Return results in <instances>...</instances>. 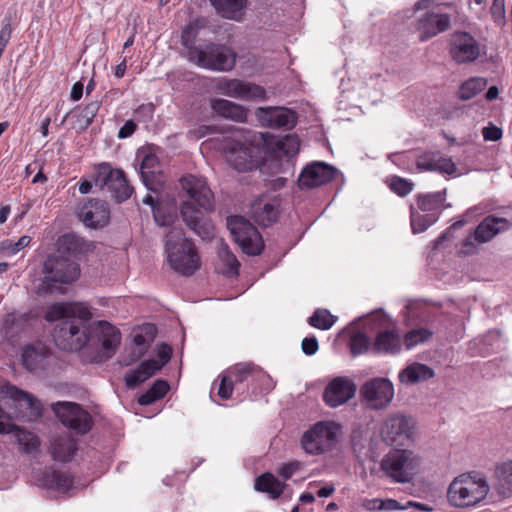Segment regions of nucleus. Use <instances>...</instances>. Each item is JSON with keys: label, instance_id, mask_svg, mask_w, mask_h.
Instances as JSON below:
<instances>
[{"label": "nucleus", "instance_id": "nucleus-1", "mask_svg": "<svg viewBox=\"0 0 512 512\" xmlns=\"http://www.w3.org/2000/svg\"><path fill=\"white\" fill-rule=\"evenodd\" d=\"M91 318L90 309L78 302L54 303L45 313L47 321L61 320L52 334L59 349L79 351L91 342L100 343L103 350L114 354L121 341L120 331L106 321L87 325Z\"/></svg>", "mask_w": 512, "mask_h": 512}, {"label": "nucleus", "instance_id": "nucleus-2", "mask_svg": "<svg viewBox=\"0 0 512 512\" xmlns=\"http://www.w3.org/2000/svg\"><path fill=\"white\" fill-rule=\"evenodd\" d=\"M180 184L188 197L199 206L196 208L189 201L183 202L180 208L183 221L203 241L212 240L215 228L205 212L213 211L214 196L206 179L188 174L180 179Z\"/></svg>", "mask_w": 512, "mask_h": 512}, {"label": "nucleus", "instance_id": "nucleus-3", "mask_svg": "<svg viewBox=\"0 0 512 512\" xmlns=\"http://www.w3.org/2000/svg\"><path fill=\"white\" fill-rule=\"evenodd\" d=\"M197 27L189 23L182 31L181 44L187 60L198 67L213 71H230L236 64L237 54L225 45L209 42L204 46L195 45Z\"/></svg>", "mask_w": 512, "mask_h": 512}, {"label": "nucleus", "instance_id": "nucleus-4", "mask_svg": "<svg viewBox=\"0 0 512 512\" xmlns=\"http://www.w3.org/2000/svg\"><path fill=\"white\" fill-rule=\"evenodd\" d=\"M165 253L170 267L183 276H192L201 266V258L191 239L181 227H172L165 234Z\"/></svg>", "mask_w": 512, "mask_h": 512}, {"label": "nucleus", "instance_id": "nucleus-5", "mask_svg": "<svg viewBox=\"0 0 512 512\" xmlns=\"http://www.w3.org/2000/svg\"><path fill=\"white\" fill-rule=\"evenodd\" d=\"M468 226L465 238L458 243V254L472 255L477 252L480 245V209L477 206L469 208L466 212L449 228H447L435 241L434 248L439 249L442 244L452 238H456V233L463 227Z\"/></svg>", "mask_w": 512, "mask_h": 512}, {"label": "nucleus", "instance_id": "nucleus-6", "mask_svg": "<svg viewBox=\"0 0 512 512\" xmlns=\"http://www.w3.org/2000/svg\"><path fill=\"white\" fill-rule=\"evenodd\" d=\"M445 200V190L416 196V206H410V222L414 234L424 232L439 219Z\"/></svg>", "mask_w": 512, "mask_h": 512}, {"label": "nucleus", "instance_id": "nucleus-7", "mask_svg": "<svg viewBox=\"0 0 512 512\" xmlns=\"http://www.w3.org/2000/svg\"><path fill=\"white\" fill-rule=\"evenodd\" d=\"M420 457L409 449L394 447L386 453L380 468L395 483H408L420 465Z\"/></svg>", "mask_w": 512, "mask_h": 512}, {"label": "nucleus", "instance_id": "nucleus-8", "mask_svg": "<svg viewBox=\"0 0 512 512\" xmlns=\"http://www.w3.org/2000/svg\"><path fill=\"white\" fill-rule=\"evenodd\" d=\"M224 152L229 165L238 172L252 171L263 164L262 148L248 137L226 139Z\"/></svg>", "mask_w": 512, "mask_h": 512}, {"label": "nucleus", "instance_id": "nucleus-9", "mask_svg": "<svg viewBox=\"0 0 512 512\" xmlns=\"http://www.w3.org/2000/svg\"><path fill=\"white\" fill-rule=\"evenodd\" d=\"M340 431L341 426L334 421H319L303 434L301 446L310 455L332 451Z\"/></svg>", "mask_w": 512, "mask_h": 512}, {"label": "nucleus", "instance_id": "nucleus-10", "mask_svg": "<svg viewBox=\"0 0 512 512\" xmlns=\"http://www.w3.org/2000/svg\"><path fill=\"white\" fill-rule=\"evenodd\" d=\"M227 227L233 240L248 255H259L264 242L255 226L242 216H230L227 218Z\"/></svg>", "mask_w": 512, "mask_h": 512}, {"label": "nucleus", "instance_id": "nucleus-11", "mask_svg": "<svg viewBox=\"0 0 512 512\" xmlns=\"http://www.w3.org/2000/svg\"><path fill=\"white\" fill-rule=\"evenodd\" d=\"M414 423L402 414L389 415L382 423L380 436L392 447H404L414 441Z\"/></svg>", "mask_w": 512, "mask_h": 512}, {"label": "nucleus", "instance_id": "nucleus-12", "mask_svg": "<svg viewBox=\"0 0 512 512\" xmlns=\"http://www.w3.org/2000/svg\"><path fill=\"white\" fill-rule=\"evenodd\" d=\"M480 479L470 474H461L449 485L447 490L448 503L456 508H467L480 501Z\"/></svg>", "mask_w": 512, "mask_h": 512}, {"label": "nucleus", "instance_id": "nucleus-13", "mask_svg": "<svg viewBox=\"0 0 512 512\" xmlns=\"http://www.w3.org/2000/svg\"><path fill=\"white\" fill-rule=\"evenodd\" d=\"M96 184L111 193L112 198L121 203L130 198L133 187L121 169H113L108 163L98 166Z\"/></svg>", "mask_w": 512, "mask_h": 512}, {"label": "nucleus", "instance_id": "nucleus-14", "mask_svg": "<svg viewBox=\"0 0 512 512\" xmlns=\"http://www.w3.org/2000/svg\"><path fill=\"white\" fill-rule=\"evenodd\" d=\"M80 272V265L66 256L50 255L44 262L48 283L70 284L79 278Z\"/></svg>", "mask_w": 512, "mask_h": 512}, {"label": "nucleus", "instance_id": "nucleus-15", "mask_svg": "<svg viewBox=\"0 0 512 512\" xmlns=\"http://www.w3.org/2000/svg\"><path fill=\"white\" fill-rule=\"evenodd\" d=\"M52 410L61 423L80 434L87 433L92 426L90 414L81 405L73 402H57Z\"/></svg>", "mask_w": 512, "mask_h": 512}, {"label": "nucleus", "instance_id": "nucleus-16", "mask_svg": "<svg viewBox=\"0 0 512 512\" xmlns=\"http://www.w3.org/2000/svg\"><path fill=\"white\" fill-rule=\"evenodd\" d=\"M215 89L221 95L245 101L266 98V91L262 86L240 79L222 78L216 83Z\"/></svg>", "mask_w": 512, "mask_h": 512}, {"label": "nucleus", "instance_id": "nucleus-17", "mask_svg": "<svg viewBox=\"0 0 512 512\" xmlns=\"http://www.w3.org/2000/svg\"><path fill=\"white\" fill-rule=\"evenodd\" d=\"M361 394L369 407L382 409L392 401L394 388L388 379L374 378L362 386Z\"/></svg>", "mask_w": 512, "mask_h": 512}, {"label": "nucleus", "instance_id": "nucleus-18", "mask_svg": "<svg viewBox=\"0 0 512 512\" xmlns=\"http://www.w3.org/2000/svg\"><path fill=\"white\" fill-rule=\"evenodd\" d=\"M78 218L91 229H101L110 221V208L106 201L87 199L78 210Z\"/></svg>", "mask_w": 512, "mask_h": 512}, {"label": "nucleus", "instance_id": "nucleus-19", "mask_svg": "<svg viewBox=\"0 0 512 512\" xmlns=\"http://www.w3.org/2000/svg\"><path fill=\"white\" fill-rule=\"evenodd\" d=\"M357 387L348 377L338 376L333 378L325 387L323 401L331 408L339 407L347 403L355 396Z\"/></svg>", "mask_w": 512, "mask_h": 512}, {"label": "nucleus", "instance_id": "nucleus-20", "mask_svg": "<svg viewBox=\"0 0 512 512\" xmlns=\"http://www.w3.org/2000/svg\"><path fill=\"white\" fill-rule=\"evenodd\" d=\"M337 169L324 162H312L308 164L298 177V185L301 189H310L327 184L336 177Z\"/></svg>", "mask_w": 512, "mask_h": 512}, {"label": "nucleus", "instance_id": "nucleus-21", "mask_svg": "<svg viewBox=\"0 0 512 512\" xmlns=\"http://www.w3.org/2000/svg\"><path fill=\"white\" fill-rule=\"evenodd\" d=\"M450 54L457 63H467L479 54L475 39L466 32H456L450 41Z\"/></svg>", "mask_w": 512, "mask_h": 512}, {"label": "nucleus", "instance_id": "nucleus-22", "mask_svg": "<svg viewBox=\"0 0 512 512\" xmlns=\"http://www.w3.org/2000/svg\"><path fill=\"white\" fill-rule=\"evenodd\" d=\"M449 25L450 17L447 14L427 12L418 21L420 40L425 41L436 36L438 33L444 32L448 29Z\"/></svg>", "mask_w": 512, "mask_h": 512}, {"label": "nucleus", "instance_id": "nucleus-23", "mask_svg": "<svg viewBox=\"0 0 512 512\" xmlns=\"http://www.w3.org/2000/svg\"><path fill=\"white\" fill-rule=\"evenodd\" d=\"M417 168L421 171H436L441 174L453 175L456 165L451 158L439 153H425L417 160Z\"/></svg>", "mask_w": 512, "mask_h": 512}, {"label": "nucleus", "instance_id": "nucleus-24", "mask_svg": "<svg viewBox=\"0 0 512 512\" xmlns=\"http://www.w3.org/2000/svg\"><path fill=\"white\" fill-rule=\"evenodd\" d=\"M100 100H93L84 107H75L66 117L70 116L74 119L73 128L78 132L85 131L92 123L101 108Z\"/></svg>", "mask_w": 512, "mask_h": 512}, {"label": "nucleus", "instance_id": "nucleus-25", "mask_svg": "<svg viewBox=\"0 0 512 512\" xmlns=\"http://www.w3.org/2000/svg\"><path fill=\"white\" fill-rule=\"evenodd\" d=\"M402 340L395 329H386L377 333L372 349L378 354H397L401 350Z\"/></svg>", "mask_w": 512, "mask_h": 512}, {"label": "nucleus", "instance_id": "nucleus-26", "mask_svg": "<svg viewBox=\"0 0 512 512\" xmlns=\"http://www.w3.org/2000/svg\"><path fill=\"white\" fill-rule=\"evenodd\" d=\"M227 374L237 388L245 383L248 386L250 383L266 377L260 368L250 363L236 364L227 370Z\"/></svg>", "mask_w": 512, "mask_h": 512}, {"label": "nucleus", "instance_id": "nucleus-27", "mask_svg": "<svg viewBox=\"0 0 512 512\" xmlns=\"http://www.w3.org/2000/svg\"><path fill=\"white\" fill-rule=\"evenodd\" d=\"M493 488L501 498L512 496V460L496 465Z\"/></svg>", "mask_w": 512, "mask_h": 512}, {"label": "nucleus", "instance_id": "nucleus-28", "mask_svg": "<svg viewBox=\"0 0 512 512\" xmlns=\"http://www.w3.org/2000/svg\"><path fill=\"white\" fill-rule=\"evenodd\" d=\"M264 114L262 119L267 122V125L272 128H287L291 129L296 124L295 113L285 108H267L260 109Z\"/></svg>", "mask_w": 512, "mask_h": 512}, {"label": "nucleus", "instance_id": "nucleus-29", "mask_svg": "<svg viewBox=\"0 0 512 512\" xmlns=\"http://www.w3.org/2000/svg\"><path fill=\"white\" fill-rule=\"evenodd\" d=\"M57 244L60 252L74 257L85 255L92 247L91 243L75 233H66L60 236Z\"/></svg>", "mask_w": 512, "mask_h": 512}, {"label": "nucleus", "instance_id": "nucleus-30", "mask_svg": "<svg viewBox=\"0 0 512 512\" xmlns=\"http://www.w3.org/2000/svg\"><path fill=\"white\" fill-rule=\"evenodd\" d=\"M77 450V442L69 435H59L51 441V454L54 460L70 461Z\"/></svg>", "mask_w": 512, "mask_h": 512}, {"label": "nucleus", "instance_id": "nucleus-31", "mask_svg": "<svg viewBox=\"0 0 512 512\" xmlns=\"http://www.w3.org/2000/svg\"><path fill=\"white\" fill-rule=\"evenodd\" d=\"M252 216L259 225L268 227L275 223L279 216V204L277 202H255L252 207Z\"/></svg>", "mask_w": 512, "mask_h": 512}, {"label": "nucleus", "instance_id": "nucleus-32", "mask_svg": "<svg viewBox=\"0 0 512 512\" xmlns=\"http://www.w3.org/2000/svg\"><path fill=\"white\" fill-rule=\"evenodd\" d=\"M211 108L216 114L237 122H244L247 118V111L243 106L226 99H212Z\"/></svg>", "mask_w": 512, "mask_h": 512}, {"label": "nucleus", "instance_id": "nucleus-33", "mask_svg": "<svg viewBox=\"0 0 512 512\" xmlns=\"http://www.w3.org/2000/svg\"><path fill=\"white\" fill-rule=\"evenodd\" d=\"M49 357V351L44 348L26 346L21 355L22 365L31 372L44 370L48 365Z\"/></svg>", "mask_w": 512, "mask_h": 512}, {"label": "nucleus", "instance_id": "nucleus-34", "mask_svg": "<svg viewBox=\"0 0 512 512\" xmlns=\"http://www.w3.org/2000/svg\"><path fill=\"white\" fill-rule=\"evenodd\" d=\"M156 359H148L142 361L134 370H130L125 375V384L128 388H135L145 380L153 376L159 371V366H156Z\"/></svg>", "mask_w": 512, "mask_h": 512}, {"label": "nucleus", "instance_id": "nucleus-35", "mask_svg": "<svg viewBox=\"0 0 512 512\" xmlns=\"http://www.w3.org/2000/svg\"><path fill=\"white\" fill-rule=\"evenodd\" d=\"M212 6L223 18L235 21L243 19L247 0H210Z\"/></svg>", "mask_w": 512, "mask_h": 512}, {"label": "nucleus", "instance_id": "nucleus-36", "mask_svg": "<svg viewBox=\"0 0 512 512\" xmlns=\"http://www.w3.org/2000/svg\"><path fill=\"white\" fill-rule=\"evenodd\" d=\"M434 376V371L425 364L413 363L399 373V381L402 384L413 385L420 381H426Z\"/></svg>", "mask_w": 512, "mask_h": 512}, {"label": "nucleus", "instance_id": "nucleus-37", "mask_svg": "<svg viewBox=\"0 0 512 512\" xmlns=\"http://www.w3.org/2000/svg\"><path fill=\"white\" fill-rule=\"evenodd\" d=\"M270 150L285 157H293L299 152L300 140L296 135H286L282 138H272L270 142L265 140Z\"/></svg>", "mask_w": 512, "mask_h": 512}, {"label": "nucleus", "instance_id": "nucleus-38", "mask_svg": "<svg viewBox=\"0 0 512 512\" xmlns=\"http://www.w3.org/2000/svg\"><path fill=\"white\" fill-rule=\"evenodd\" d=\"M511 227L508 219L489 215L482 219V243L488 242L496 235L507 231Z\"/></svg>", "mask_w": 512, "mask_h": 512}, {"label": "nucleus", "instance_id": "nucleus-39", "mask_svg": "<svg viewBox=\"0 0 512 512\" xmlns=\"http://www.w3.org/2000/svg\"><path fill=\"white\" fill-rule=\"evenodd\" d=\"M254 486L257 491L268 493L271 498L277 499L284 492L286 484L272 473L266 472L256 478Z\"/></svg>", "mask_w": 512, "mask_h": 512}, {"label": "nucleus", "instance_id": "nucleus-40", "mask_svg": "<svg viewBox=\"0 0 512 512\" xmlns=\"http://www.w3.org/2000/svg\"><path fill=\"white\" fill-rule=\"evenodd\" d=\"M73 482V477L69 472L60 470H47L44 472V483L48 488L65 492L72 487Z\"/></svg>", "mask_w": 512, "mask_h": 512}, {"label": "nucleus", "instance_id": "nucleus-41", "mask_svg": "<svg viewBox=\"0 0 512 512\" xmlns=\"http://www.w3.org/2000/svg\"><path fill=\"white\" fill-rule=\"evenodd\" d=\"M159 168L158 157L154 154H146L140 164V174L143 183L149 190H156L155 178Z\"/></svg>", "mask_w": 512, "mask_h": 512}, {"label": "nucleus", "instance_id": "nucleus-42", "mask_svg": "<svg viewBox=\"0 0 512 512\" xmlns=\"http://www.w3.org/2000/svg\"><path fill=\"white\" fill-rule=\"evenodd\" d=\"M170 386L166 380L158 379L152 386L138 398V403L142 406L150 405L166 396Z\"/></svg>", "mask_w": 512, "mask_h": 512}, {"label": "nucleus", "instance_id": "nucleus-43", "mask_svg": "<svg viewBox=\"0 0 512 512\" xmlns=\"http://www.w3.org/2000/svg\"><path fill=\"white\" fill-rule=\"evenodd\" d=\"M218 257L223 264L221 273L231 277L239 274L240 263L236 256L230 251L228 245L222 243L218 248Z\"/></svg>", "mask_w": 512, "mask_h": 512}, {"label": "nucleus", "instance_id": "nucleus-44", "mask_svg": "<svg viewBox=\"0 0 512 512\" xmlns=\"http://www.w3.org/2000/svg\"><path fill=\"white\" fill-rule=\"evenodd\" d=\"M337 317L332 315L327 309H316L308 319L309 325L320 330L330 329L336 322Z\"/></svg>", "mask_w": 512, "mask_h": 512}, {"label": "nucleus", "instance_id": "nucleus-45", "mask_svg": "<svg viewBox=\"0 0 512 512\" xmlns=\"http://www.w3.org/2000/svg\"><path fill=\"white\" fill-rule=\"evenodd\" d=\"M32 238L28 235H24L20 237L17 241H13L11 239H6L0 242V252L7 256H12L17 254L22 249L29 246Z\"/></svg>", "mask_w": 512, "mask_h": 512}, {"label": "nucleus", "instance_id": "nucleus-46", "mask_svg": "<svg viewBox=\"0 0 512 512\" xmlns=\"http://www.w3.org/2000/svg\"><path fill=\"white\" fill-rule=\"evenodd\" d=\"M387 183L390 190L400 197L408 195L414 187L413 182L399 176H392Z\"/></svg>", "mask_w": 512, "mask_h": 512}, {"label": "nucleus", "instance_id": "nucleus-47", "mask_svg": "<svg viewBox=\"0 0 512 512\" xmlns=\"http://www.w3.org/2000/svg\"><path fill=\"white\" fill-rule=\"evenodd\" d=\"M370 341L366 334L356 332L350 337L349 347L353 356L366 353L369 349Z\"/></svg>", "mask_w": 512, "mask_h": 512}, {"label": "nucleus", "instance_id": "nucleus-48", "mask_svg": "<svg viewBox=\"0 0 512 512\" xmlns=\"http://www.w3.org/2000/svg\"><path fill=\"white\" fill-rule=\"evenodd\" d=\"M430 336L431 332L425 328L413 329L405 334L404 343L407 349H410L419 343L428 340Z\"/></svg>", "mask_w": 512, "mask_h": 512}, {"label": "nucleus", "instance_id": "nucleus-49", "mask_svg": "<svg viewBox=\"0 0 512 512\" xmlns=\"http://www.w3.org/2000/svg\"><path fill=\"white\" fill-rule=\"evenodd\" d=\"M480 91V79L470 78L465 81L459 89V97L462 100H469Z\"/></svg>", "mask_w": 512, "mask_h": 512}, {"label": "nucleus", "instance_id": "nucleus-50", "mask_svg": "<svg viewBox=\"0 0 512 512\" xmlns=\"http://www.w3.org/2000/svg\"><path fill=\"white\" fill-rule=\"evenodd\" d=\"M235 388L237 389L234 382L227 373L220 376V383L218 386L217 394L222 400H228L231 398Z\"/></svg>", "mask_w": 512, "mask_h": 512}, {"label": "nucleus", "instance_id": "nucleus-51", "mask_svg": "<svg viewBox=\"0 0 512 512\" xmlns=\"http://www.w3.org/2000/svg\"><path fill=\"white\" fill-rule=\"evenodd\" d=\"M482 137L484 141L497 142L503 137V129L501 126L489 121L487 125L482 128Z\"/></svg>", "mask_w": 512, "mask_h": 512}, {"label": "nucleus", "instance_id": "nucleus-52", "mask_svg": "<svg viewBox=\"0 0 512 512\" xmlns=\"http://www.w3.org/2000/svg\"><path fill=\"white\" fill-rule=\"evenodd\" d=\"M11 391H12V394H11L12 397L15 398L16 400L25 401L31 409L39 408L38 407L39 402H38L37 398L34 397L32 394L25 392L17 387H14V386L11 388Z\"/></svg>", "mask_w": 512, "mask_h": 512}, {"label": "nucleus", "instance_id": "nucleus-53", "mask_svg": "<svg viewBox=\"0 0 512 512\" xmlns=\"http://www.w3.org/2000/svg\"><path fill=\"white\" fill-rule=\"evenodd\" d=\"M18 440L26 452H32L39 447V440L33 433L23 432L19 435Z\"/></svg>", "mask_w": 512, "mask_h": 512}, {"label": "nucleus", "instance_id": "nucleus-54", "mask_svg": "<svg viewBox=\"0 0 512 512\" xmlns=\"http://www.w3.org/2000/svg\"><path fill=\"white\" fill-rule=\"evenodd\" d=\"M490 14L494 22L503 24L505 21V0H493Z\"/></svg>", "mask_w": 512, "mask_h": 512}, {"label": "nucleus", "instance_id": "nucleus-55", "mask_svg": "<svg viewBox=\"0 0 512 512\" xmlns=\"http://www.w3.org/2000/svg\"><path fill=\"white\" fill-rule=\"evenodd\" d=\"M154 220L159 226H166L169 227L168 231L174 227L173 224L175 222V215L173 214H166L162 208L154 209Z\"/></svg>", "mask_w": 512, "mask_h": 512}, {"label": "nucleus", "instance_id": "nucleus-56", "mask_svg": "<svg viewBox=\"0 0 512 512\" xmlns=\"http://www.w3.org/2000/svg\"><path fill=\"white\" fill-rule=\"evenodd\" d=\"M301 467V463L298 461H291L289 463L284 464L279 470V475L284 480H289L293 474L298 471Z\"/></svg>", "mask_w": 512, "mask_h": 512}, {"label": "nucleus", "instance_id": "nucleus-57", "mask_svg": "<svg viewBox=\"0 0 512 512\" xmlns=\"http://www.w3.org/2000/svg\"><path fill=\"white\" fill-rule=\"evenodd\" d=\"M301 348H302V351L306 355L312 356L318 351V348H319L318 340L314 336L313 337H305L302 340Z\"/></svg>", "mask_w": 512, "mask_h": 512}, {"label": "nucleus", "instance_id": "nucleus-58", "mask_svg": "<svg viewBox=\"0 0 512 512\" xmlns=\"http://www.w3.org/2000/svg\"><path fill=\"white\" fill-rule=\"evenodd\" d=\"M12 35V27L9 22L4 24L0 30V51L4 53Z\"/></svg>", "mask_w": 512, "mask_h": 512}, {"label": "nucleus", "instance_id": "nucleus-59", "mask_svg": "<svg viewBox=\"0 0 512 512\" xmlns=\"http://www.w3.org/2000/svg\"><path fill=\"white\" fill-rule=\"evenodd\" d=\"M172 349L168 345H164L159 351H158V358L159 360H156V366H159V370L166 364L171 358Z\"/></svg>", "mask_w": 512, "mask_h": 512}, {"label": "nucleus", "instance_id": "nucleus-60", "mask_svg": "<svg viewBox=\"0 0 512 512\" xmlns=\"http://www.w3.org/2000/svg\"><path fill=\"white\" fill-rule=\"evenodd\" d=\"M137 129V125L133 120H128L118 131V138L125 139L130 137Z\"/></svg>", "mask_w": 512, "mask_h": 512}, {"label": "nucleus", "instance_id": "nucleus-61", "mask_svg": "<svg viewBox=\"0 0 512 512\" xmlns=\"http://www.w3.org/2000/svg\"><path fill=\"white\" fill-rule=\"evenodd\" d=\"M380 510H386V511H396V510H403L404 507L395 499L387 498L384 500H381L379 503Z\"/></svg>", "mask_w": 512, "mask_h": 512}, {"label": "nucleus", "instance_id": "nucleus-62", "mask_svg": "<svg viewBox=\"0 0 512 512\" xmlns=\"http://www.w3.org/2000/svg\"><path fill=\"white\" fill-rule=\"evenodd\" d=\"M436 4V0H419L415 3L413 11L428 10Z\"/></svg>", "mask_w": 512, "mask_h": 512}, {"label": "nucleus", "instance_id": "nucleus-63", "mask_svg": "<svg viewBox=\"0 0 512 512\" xmlns=\"http://www.w3.org/2000/svg\"><path fill=\"white\" fill-rule=\"evenodd\" d=\"M83 95V84L81 82H76L71 89L70 97L73 101H78L81 99Z\"/></svg>", "mask_w": 512, "mask_h": 512}, {"label": "nucleus", "instance_id": "nucleus-64", "mask_svg": "<svg viewBox=\"0 0 512 512\" xmlns=\"http://www.w3.org/2000/svg\"><path fill=\"white\" fill-rule=\"evenodd\" d=\"M381 502V499H366L362 503V507L368 511H376L380 510L379 503Z\"/></svg>", "mask_w": 512, "mask_h": 512}]
</instances>
